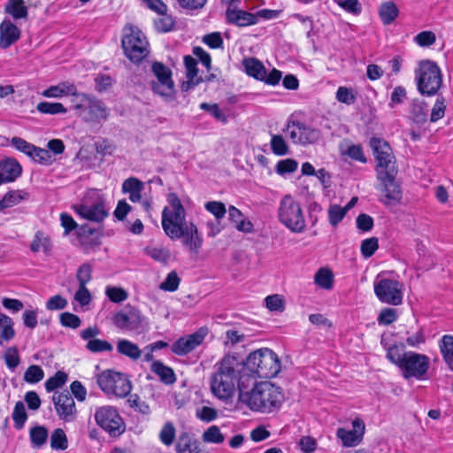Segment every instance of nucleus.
I'll return each mask as SVG.
<instances>
[{
	"label": "nucleus",
	"instance_id": "f257e3e1",
	"mask_svg": "<svg viewBox=\"0 0 453 453\" xmlns=\"http://www.w3.org/2000/svg\"><path fill=\"white\" fill-rule=\"evenodd\" d=\"M239 401L252 411L271 413L280 409L284 395L279 387L242 372L238 381Z\"/></svg>",
	"mask_w": 453,
	"mask_h": 453
},
{
	"label": "nucleus",
	"instance_id": "f03ea898",
	"mask_svg": "<svg viewBox=\"0 0 453 453\" xmlns=\"http://www.w3.org/2000/svg\"><path fill=\"white\" fill-rule=\"evenodd\" d=\"M238 361L234 357L226 356L214 366L211 375L210 387L212 395L219 400L228 402L235 392V383L240 374L237 371Z\"/></svg>",
	"mask_w": 453,
	"mask_h": 453
},
{
	"label": "nucleus",
	"instance_id": "7ed1b4c3",
	"mask_svg": "<svg viewBox=\"0 0 453 453\" xmlns=\"http://www.w3.org/2000/svg\"><path fill=\"white\" fill-rule=\"evenodd\" d=\"M281 365L278 355L272 349L265 348L251 352L246 358L242 372L246 370L260 378H273L280 371Z\"/></svg>",
	"mask_w": 453,
	"mask_h": 453
},
{
	"label": "nucleus",
	"instance_id": "20e7f679",
	"mask_svg": "<svg viewBox=\"0 0 453 453\" xmlns=\"http://www.w3.org/2000/svg\"><path fill=\"white\" fill-rule=\"evenodd\" d=\"M415 81L417 89L422 96H435L442 85L441 71L436 63L422 60L415 70Z\"/></svg>",
	"mask_w": 453,
	"mask_h": 453
},
{
	"label": "nucleus",
	"instance_id": "39448f33",
	"mask_svg": "<svg viewBox=\"0 0 453 453\" xmlns=\"http://www.w3.org/2000/svg\"><path fill=\"white\" fill-rule=\"evenodd\" d=\"M278 219L292 233L301 234L306 228L301 204L290 195H286L280 199L278 208Z\"/></svg>",
	"mask_w": 453,
	"mask_h": 453
},
{
	"label": "nucleus",
	"instance_id": "423d86ee",
	"mask_svg": "<svg viewBox=\"0 0 453 453\" xmlns=\"http://www.w3.org/2000/svg\"><path fill=\"white\" fill-rule=\"evenodd\" d=\"M167 205L162 211V228L166 235L189 223L186 210L175 193L167 195Z\"/></svg>",
	"mask_w": 453,
	"mask_h": 453
},
{
	"label": "nucleus",
	"instance_id": "0eeeda50",
	"mask_svg": "<svg viewBox=\"0 0 453 453\" xmlns=\"http://www.w3.org/2000/svg\"><path fill=\"white\" fill-rule=\"evenodd\" d=\"M122 47L125 55L134 63L141 62L149 54V42L145 35L134 27H125Z\"/></svg>",
	"mask_w": 453,
	"mask_h": 453
},
{
	"label": "nucleus",
	"instance_id": "6e6552de",
	"mask_svg": "<svg viewBox=\"0 0 453 453\" xmlns=\"http://www.w3.org/2000/svg\"><path fill=\"white\" fill-rule=\"evenodd\" d=\"M97 384L107 395L126 397L132 390V385L127 376L112 371L103 372L97 377Z\"/></svg>",
	"mask_w": 453,
	"mask_h": 453
},
{
	"label": "nucleus",
	"instance_id": "1a4fd4ad",
	"mask_svg": "<svg viewBox=\"0 0 453 453\" xmlns=\"http://www.w3.org/2000/svg\"><path fill=\"white\" fill-rule=\"evenodd\" d=\"M96 424L111 436H119L126 430V425L118 410L111 405L97 408L95 412Z\"/></svg>",
	"mask_w": 453,
	"mask_h": 453
},
{
	"label": "nucleus",
	"instance_id": "9d476101",
	"mask_svg": "<svg viewBox=\"0 0 453 453\" xmlns=\"http://www.w3.org/2000/svg\"><path fill=\"white\" fill-rule=\"evenodd\" d=\"M370 146L377 161L378 176L381 173H388L389 176L397 174L395 157L389 144L382 139L373 137L370 140Z\"/></svg>",
	"mask_w": 453,
	"mask_h": 453
},
{
	"label": "nucleus",
	"instance_id": "9b49d317",
	"mask_svg": "<svg viewBox=\"0 0 453 453\" xmlns=\"http://www.w3.org/2000/svg\"><path fill=\"white\" fill-rule=\"evenodd\" d=\"M429 367L430 358L426 355L407 351L400 370L404 379L423 380L426 378Z\"/></svg>",
	"mask_w": 453,
	"mask_h": 453
},
{
	"label": "nucleus",
	"instance_id": "f8f14e48",
	"mask_svg": "<svg viewBox=\"0 0 453 453\" xmlns=\"http://www.w3.org/2000/svg\"><path fill=\"white\" fill-rule=\"evenodd\" d=\"M403 285L392 279H380L374 282V293L384 303L399 305L403 302Z\"/></svg>",
	"mask_w": 453,
	"mask_h": 453
},
{
	"label": "nucleus",
	"instance_id": "ddd939ff",
	"mask_svg": "<svg viewBox=\"0 0 453 453\" xmlns=\"http://www.w3.org/2000/svg\"><path fill=\"white\" fill-rule=\"evenodd\" d=\"M77 101L75 108L83 111V119L86 121L96 122L101 119H107L109 110L100 100L91 97L85 93H80Z\"/></svg>",
	"mask_w": 453,
	"mask_h": 453
},
{
	"label": "nucleus",
	"instance_id": "4468645a",
	"mask_svg": "<svg viewBox=\"0 0 453 453\" xmlns=\"http://www.w3.org/2000/svg\"><path fill=\"white\" fill-rule=\"evenodd\" d=\"M172 240H182V244L193 253L197 254L203 245V237L199 233L197 226L192 221H189L184 226H181L167 235Z\"/></svg>",
	"mask_w": 453,
	"mask_h": 453
},
{
	"label": "nucleus",
	"instance_id": "2eb2a0df",
	"mask_svg": "<svg viewBox=\"0 0 453 453\" xmlns=\"http://www.w3.org/2000/svg\"><path fill=\"white\" fill-rule=\"evenodd\" d=\"M287 131L294 143L303 145L316 142L321 134L319 129L300 121H289Z\"/></svg>",
	"mask_w": 453,
	"mask_h": 453
},
{
	"label": "nucleus",
	"instance_id": "dca6fc26",
	"mask_svg": "<svg viewBox=\"0 0 453 453\" xmlns=\"http://www.w3.org/2000/svg\"><path fill=\"white\" fill-rule=\"evenodd\" d=\"M73 209L81 218L92 222L100 223L108 216L104 201L99 196L91 203L87 198L82 203L74 205Z\"/></svg>",
	"mask_w": 453,
	"mask_h": 453
},
{
	"label": "nucleus",
	"instance_id": "f3484780",
	"mask_svg": "<svg viewBox=\"0 0 453 453\" xmlns=\"http://www.w3.org/2000/svg\"><path fill=\"white\" fill-rule=\"evenodd\" d=\"M52 403L59 419L65 423L76 420L78 411L75 402L68 392L55 393L52 396Z\"/></svg>",
	"mask_w": 453,
	"mask_h": 453
},
{
	"label": "nucleus",
	"instance_id": "a211bd4d",
	"mask_svg": "<svg viewBox=\"0 0 453 453\" xmlns=\"http://www.w3.org/2000/svg\"><path fill=\"white\" fill-rule=\"evenodd\" d=\"M152 72L157 81L151 82V87L157 94L169 97L173 92V81L171 77V70L159 62L152 65Z\"/></svg>",
	"mask_w": 453,
	"mask_h": 453
},
{
	"label": "nucleus",
	"instance_id": "6ab92c4d",
	"mask_svg": "<svg viewBox=\"0 0 453 453\" xmlns=\"http://www.w3.org/2000/svg\"><path fill=\"white\" fill-rule=\"evenodd\" d=\"M144 320L141 311L134 308H128L115 314L113 318L114 325L123 330H138Z\"/></svg>",
	"mask_w": 453,
	"mask_h": 453
},
{
	"label": "nucleus",
	"instance_id": "aec40b11",
	"mask_svg": "<svg viewBox=\"0 0 453 453\" xmlns=\"http://www.w3.org/2000/svg\"><path fill=\"white\" fill-rule=\"evenodd\" d=\"M206 328H200L194 334L181 337L172 345V351L178 356H184L199 346L207 334Z\"/></svg>",
	"mask_w": 453,
	"mask_h": 453
},
{
	"label": "nucleus",
	"instance_id": "412c9836",
	"mask_svg": "<svg viewBox=\"0 0 453 453\" xmlns=\"http://www.w3.org/2000/svg\"><path fill=\"white\" fill-rule=\"evenodd\" d=\"M396 174L389 176L388 173H380L378 176L379 180L382 183L381 191L385 194L381 201L387 204H395L400 202L402 198V191L399 185L395 181Z\"/></svg>",
	"mask_w": 453,
	"mask_h": 453
},
{
	"label": "nucleus",
	"instance_id": "4be33fe9",
	"mask_svg": "<svg viewBox=\"0 0 453 453\" xmlns=\"http://www.w3.org/2000/svg\"><path fill=\"white\" fill-rule=\"evenodd\" d=\"M353 430H346L344 428L337 429V437L342 441L344 447H355L362 440L365 433V423L362 419L357 418L352 421Z\"/></svg>",
	"mask_w": 453,
	"mask_h": 453
},
{
	"label": "nucleus",
	"instance_id": "5701e85b",
	"mask_svg": "<svg viewBox=\"0 0 453 453\" xmlns=\"http://www.w3.org/2000/svg\"><path fill=\"white\" fill-rule=\"evenodd\" d=\"M226 21L238 27H246L257 23V17L248 12L228 5L226 11Z\"/></svg>",
	"mask_w": 453,
	"mask_h": 453
},
{
	"label": "nucleus",
	"instance_id": "b1692460",
	"mask_svg": "<svg viewBox=\"0 0 453 453\" xmlns=\"http://www.w3.org/2000/svg\"><path fill=\"white\" fill-rule=\"evenodd\" d=\"M79 94L76 86L70 81H62L57 85L50 86L42 92V96L48 98L73 96L76 100L79 97Z\"/></svg>",
	"mask_w": 453,
	"mask_h": 453
},
{
	"label": "nucleus",
	"instance_id": "393cba45",
	"mask_svg": "<svg viewBox=\"0 0 453 453\" xmlns=\"http://www.w3.org/2000/svg\"><path fill=\"white\" fill-rule=\"evenodd\" d=\"M20 37V30L10 19H5L0 25V48L7 49Z\"/></svg>",
	"mask_w": 453,
	"mask_h": 453
},
{
	"label": "nucleus",
	"instance_id": "a878e982",
	"mask_svg": "<svg viewBox=\"0 0 453 453\" xmlns=\"http://www.w3.org/2000/svg\"><path fill=\"white\" fill-rule=\"evenodd\" d=\"M21 165L12 158L0 160V185L12 182L21 174Z\"/></svg>",
	"mask_w": 453,
	"mask_h": 453
},
{
	"label": "nucleus",
	"instance_id": "bb28decb",
	"mask_svg": "<svg viewBox=\"0 0 453 453\" xmlns=\"http://www.w3.org/2000/svg\"><path fill=\"white\" fill-rule=\"evenodd\" d=\"M144 189V183L134 177H130L122 183V192L128 194L132 203L142 201V191Z\"/></svg>",
	"mask_w": 453,
	"mask_h": 453
},
{
	"label": "nucleus",
	"instance_id": "cd10ccee",
	"mask_svg": "<svg viewBox=\"0 0 453 453\" xmlns=\"http://www.w3.org/2000/svg\"><path fill=\"white\" fill-rule=\"evenodd\" d=\"M381 345L383 346L384 349L386 350V357L395 365H396L399 369L402 366V364L403 363V360L405 358V354L407 351L404 350L405 345L404 344H388L385 340L381 339Z\"/></svg>",
	"mask_w": 453,
	"mask_h": 453
},
{
	"label": "nucleus",
	"instance_id": "c85d7f7f",
	"mask_svg": "<svg viewBox=\"0 0 453 453\" xmlns=\"http://www.w3.org/2000/svg\"><path fill=\"white\" fill-rule=\"evenodd\" d=\"M150 369L159 377L160 380L166 385L173 384L176 381L173 370L165 365L161 361H154Z\"/></svg>",
	"mask_w": 453,
	"mask_h": 453
},
{
	"label": "nucleus",
	"instance_id": "c756f323",
	"mask_svg": "<svg viewBox=\"0 0 453 453\" xmlns=\"http://www.w3.org/2000/svg\"><path fill=\"white\" fill-rule=\"evenodd\" d=\"M175 449L177 453H200L197 442L185 432L180 434Z\"/></svg>",
	"mask_w": 453,
	"mask_h": 453
},
{
	"label": "nucleus",
	"instance_id": "7c9ffc66",
	"mask_svg": "<svg viewBox=\"0 0 453 453\" xmlns=\"http://www.w3.org/2000/svg\"><path fill=\"white\" fill-rule=\"evenodd\" d=\"M439 349L444 362L453 371V335H443L439 342Z\"/></svg>",
	"mask_w": 453,
	"mask_h": 453
},
{
	"label": "nucleus",
	"instance_id": "2f4dec72",
	"mask_svg": "<svg viewBox=\"0 0 453 453\" xmlns=\"http://www.w3.org/2000/svg\"><path fill=\"white\" fill-rule=\"evenodd\" d=\"M117 350L119 354L126 356L132 360H137L142 356V350L138 345L126 339H120L118 341Z\"/></svg>",
	"mask_w": 453,
	"mask_h": 453
},
{
	"label": "nucleus",
	"instance_id": "473e14b6",
	"mask_svg": "<svg viewBox=\"0 0 453 453\" xmlns=\"http://www.w3.org/2000/svg\"><path fill=\"white\" fill-rule=\"evenodd\" d=\"M4 12L14 19H26L28 14L23 0H9L4 6Z\"/></svg>",
	"mask_w": 453,
	"mask_h": 453
},
{
	"label": "nucleus",
	"instance_id": "72a5a7b5",
	"mask_svg": "<svg viewBox=\"0 0 453 453\" xmlns=\"http://www.w3.org/2000/svg\"><path fill=\"white\" fill-rule=\"evenodd\" d=\"M246 73L257 80H263L266 77V70L263 64L256 58H248L243 61Z\"/></svg>",
	"mask_w": 453,
	"mask_h": 453
},
{
	"label": "nucleus",
	"instance_id": "f704fd0d",
	"mask_svg": "<svg viewBox=\"0 0 453 453\" xmlns=\"http://www.w3.org/2000/svg\"><path fill=\"white\" fill-rule=\"evenodd\" d=\"M380 17L384 25L391 24L399 14L396 4L393 2H385L380 6Z\"/></svg>",
	"mask_w": 453,
	"mask_h": 453
},
{
	"label": "nucleus",
	"instance_id": "c9c22d12",
	"mask_svg": "<svg viewBox=\"0 0 453 453\" xmlns=\"http://www.w3.org/2000/svg\"><path fill=\"white\" fill-rule=\"evenodd\" d=\"M32 446L40 449L47 442L49 433L43 426L32 427L29 432Z\"/></svg>",
	"mask_w": 453,
	"mask_h": 453
},
{
	"label": "nucleus",
	"instance_id": "e433bc0d",
	"mask_svg": "<svg viewBox=\"0 0 453 453\" xmlns=\"http://www.w3.org/2000/svg\"><path fill=\"white\" fill-rule=\"evenodd\" d=\"M15 335L13 329V321L7 315L0 312V339L2 341H10Z\"/></svg>",
	"mask_w": 453,
	"mask_h": 453
},
{
	"label": "nucleus",
	"instance_id": "4c0bfd02",
	"mask_svg": "<svg viewBox=\"0 0 453 453\" xmlns=\"http://www.w3.org/2000/svg\"><path fill=\"white\" fill-rule=\"evenodd\" d=\"M36 110L42 114H65L67 109L61 103L41 102L36 105Z\"/></svg>",
	"mask_w": 453,
	"mask_h": 453
},
{
	"label": "nucleus",
	"instance_id": "58836bf2",
	"mask_svg": "<svg viewBox=\"0 0 453 453\" xmlns=\"http://www.w3.org/2000/svg\"><path fill=\"white\" fill-rule=\"evenodd\" d=\"M50 447L55 450H65L68 447V440L65 431L55 429L50 435Z\"/></svg>",
	"mask_w": 453,
	"mask_h": 453
},
{
	"label": "nucleus",
	"instance_id": "ea45409f",
	"mask_svg": "<svg viewBox=\"0 0 453 453\" xmlns=\"http://www.w3.org/2000/svg\"><path fill=\"white\" fill-rule=\"evenodd\" d=\"M160 441L166 447L173 445L176 437V429L174 425L168 421L161 428L158 434Z\"/></svg>",
	"mask_w": 453,
	"mask_h": 453
},
{
	"label": "nucleus",
	"instance_id": "a19ab883",
	"mask_svg": "<svg viewBox=\"0 0 453 453\" xmlns=\"http://www.w3.org/2000/svg\"><path fill=\"white\" fill-rule=\"evenodd\" d=\"M27 197V194L21 190H12L7 192L1 200L4 208L6 209L19 203Z\"/></svg>",
	"mask_w": 453,
	"mask_h": 453
},
{
	"label": "nucleus",
	"instance_id": "79ce46f5",
	"mask_svg": "<svg viewBox=\"0 0 453 453\" xmlns=\"http://www.w3.org/2000/svg\"><path fill=\"white\" fill-rule=\"evenodd\" d=\"M12 417L14 421V426L17 429L23 428L27 418L25 404L23 402L19 401L16 403Z\"/></svg>",
	"mask_w": 453,
	"mask_h": 453
},
{
	"label": "nucleus",
	"instance_id": "37998d69",
	"mask_svg": "<svg viewBox=\"0 0 453 453\" xmlns=\"http://www.w3.org/2000/svg\"><path fill=\"white\" fill-rule=\"evenodd\" d=\"M411 112L416 123L423 124L426 121L427 114L425 103L419 100H413Z\"/></svg>",
	"mask_w": 453,
	"mask_h": 453
},
{
	"label": "nucleus",
	"instance_id": "c03bdc74",
	"mask_svg": "<svg viewBox=\"0 0 453 453\" xmlns=\"http://www.w3.org/2000/svg\"><path fill=\"white\" fill-rule=\"evenodd\" d=\"M315 283L325 289H330L333 287V273L329 269L321 268L315 274Z\"/></svg>",
	"mask_w": 453,
	"mask_h": 453
},
{
	"label": "nucleus",
	"instance_id": "a18cd8bd",
	"mask_svg": "<svg viewBox=\"0 0 453 453\" xmlns=\"http://www.w3.org/2000/svg\"><path fill=\"white\" fill-rule=\"evenodd\" d=\"M202 439L207 443L220 444L224 441L225 436L217 426H211L203 432Z\"/></svg>",
	"mask_w": 453,
	"mask_h": 453
},
{
	"label": "nucleus",
	"instance_id": "49530a36",
	"mask_svg": "<svg viewBox=\"0 0 453 453\" xmlns=\"http://www.w3.org/2000/svg\"><path fill=\"white\" fill-rule=\"evenodd\" d=\"M67 374L65 372L58 371L54 376L49 378L45 382V388L48 392H51L65 384Z\"/></svg>",
	"mask_w": 453,
	"mask_h": 453
},
{
	"label": "nucleus",
	"instance_id": "de8ad7c7",
	"mask_svg": "<svg viewBox=\"0 0 453 453\" xmlns=\"http://www.w3.org/2000/svg\"><path fill=\"white\" fill-rule=\"evenodd\" d=\"M327 212L328 220L332 226H336L347 214L346 210L338 204H331Z\"/></svg>",
	"mask_w": 453,
	"mask_h": 453
},
{
	"label": "nucleus",
	"instance_id": "09e8293b",
	"mask_svg": "<svg viewBox=\"0 0 453 453\" xmlns=\"http://www.w3.org/2000/svg\"><path fill=\"white\" fill-rule=\"evenodd\" d=\"M145 253L154 260L162 263H166L171 257L170 251L165 248L147 247Z\"/></svg>",
	"mask_w": 453,
	"mask_h": 453
},
{
	"label": "nucleus",
	"instance_id": "8fccbe9b",
	"mask_svg": "<svg viewBox=\"0 0 453 453\" xmlns=\"http://www.w3.org/2000/svg\"><path fill=\"white\" fill-rule=\"evenodd\" d=\"M86 348L93 353L111 352L113 349L112 345L109 342L97 338L89 340L86 344Z\"/></svg>",
	"mask_w": 453,
	"mask_h": 453
},
{
	"label": "nucleus",
	"instance_id": "3c124183",
	"mask_svg": "<svg viewBox=\"0 0 453 453\" xmlns=\"http://www.w3.org/2000/svg\"><path fill=\"white\" fill-rule=\"evenodd\" d=\"M204 208L207 211H209L215 217V219L218 220H221L226 213L225 204L222 202L219 201L207 202L204 204Z\"/></svg>",
	"mask_w": 453,
	"mask_h": 453
},
{
	"label": "nucleus",
	"instance_id": "603ef678",
	"mask_svg": "<svg viewBox=\"0 0 453 453\" xmlns=\"http://www.w3.org/2000/svg\"><path fill=\"white\" fill-rule=\"evenodd\" d=\"M160 15V17L154 20V25L157 31L160 33H167L171 31L174 26V20L173 17L167 15L166 12H165V14Z\"/></svg>",
	"mask_w": 453,
	"mask_h": 453
},
{
	"label": "nucleus",
	"instance_id": "864d4df0",
	"mask_svg": "<svg viewBox=\"0 0 453 453\" xmlns=\"http://www.w3.org/2000/svg\"><path fill=\"white\" fill-rule=\"evenodd\" d=\"M44 377L43 370L39 365H30L24 374L25 381L35 384L41 381Z\"/></svg>",
	"mask_w": 453,
	"mask_h": 453
},
{
	"label": "nucleus",
	"instance_id": "5fc2aeb1",
	"mask_svg": "<svg viewBox=\"0 0 453 453\" xmlns=\"http://www.w3.org/2000/svg\"><path fill=\"white\" fill-rule=\"evenodd\" d=\"M30 250L33 252L42 250L44 253L49 254L51 250V242L50 239L36 234L30 244Z\"/></svg>",
	"mask_w": 453,
	"mask_h": 453
},
{
	"label": "nucleus",
	"instance_id": "6e6d98bb",
	"mask_svg": "<svg viewBox=\"0 0 453 453\" xmlns=\"http://www.w3.org/2000/svg\"><path fill=\"white\" fill-rule=\"evenodd\" d=\"M341 152L342 155H347L350 158L365 163L366 158L363 153L362 147L360 145H348L345 149L342 146Z\"/></svg>",
	"mask_w": 453,
	"mask_h": 453
},
{
	"label": "nucleus",
	"instance_id": "4d7b16f0",
	"mask_svg": "<svg viewBox=\"0 0 453 453\" xmlns=\"http://www.w3.org/2000/svg\"><path fill=\"white\" fill-rule=\"evenodd\" d=\"M271 149L275 155L284 156L288 152V147L281 135L273 134L271 139Z\"/></svg>",
	"mask_w": 453,
	"mask_h": 453
},
{
	"label": "nucleus",
	"instance_id": "13d9d810",
	"mask_svg": "<svg viewBox=\"0 0 453 453\" xmlns=\"http://www.w3.org/2000/svg\"><path fill=\"white\" fill-rule=\"evenodd\" d=\"M445 110L446 104L444 97L438 96L431 111L430 121L436 122L439 119H442L445 114Z\"/></svg>",
	"mask_w": 453,
	"mask_h": 453
},
{
	"label": "nucleus",
	"instance_id": "bf43d9fd",
	"mask_svg": "<svg viewBox=\"0 0 453 453\" xmlns=\"http://www.w3.org/2000/svg\"><path fill=\"white\" fill-rule=\"evenodd\" d=\"M200 108L203 111H208L217 120L222 122L223 124H226L227 122V117L221 111V109L217 104L202 103L200 104Z\"/></svg>",
	"mask_w": 453,
	"mask_h": 453
},
{
	"label": "nucleus",
	"instance_id": "052dcab7",
	"mask_svg": "<svg viewBox=\"0 0 453 453\" xmlns=\"http://www.w3.org/2000/svg\"><path fill=\"white\" fill-rule=\"evenodd\" d=\"M379 248V242L376 237H371L362 242L360 250L363 257H370Z\"/></svg>",
	"mask_w": 453,
	"mask_h": 453
},
{
	"label": "nucleus",
	"instance_id": "680f3d73",
	"mask_svg": "<svg viewBox=\"0 0 453 453\" xmlns=\"http://www.w3.org/2000/svg\"><path fill=\"white\" fill-rule=\"evenodd\" d=\"M180 281V280L177 273L175 271H172L168 273L165 280L160 284L159 288L165 291L173 292L178 288Z\"/></svg>",
	"mask_w": 453,
	"mask_h": 453
},
{
	"label": "nucleus",
	"instance_id": "e2e57ef3",
	"mask_svg": "<svg viewBox=\"0 0 453 453\" xmlns=\"http://www.w3.org/2000/svg\"><path fill=\"white\" fill-rule=\"evenodd\" d=\"M29 157L40 164L47 165L51 162V155L49 150L41 149L34 145Z\"/></svg>",
	"mask_w": 453,
	"mask_h": 453
},
{
	"label": "nucleus",
	"instance_id": "0e129e2a",
	"mask_svg": "<svg viewBox=\"0 0 453 453\" xmlns=\"http://www.w3.org/2000/svg\"><path fill=\"white\" fill-rule=\"evenodd\" d=\"M105 294L113 303H121L125 301L128 296L126 290L118 287H107Z\"/></svg>",
	"mask_w": 453,
	"mask_h": 453
},
{
	"label": "nucleus",
	"instance_id": "69168bd1",
	"mask_svg": "<svg viewBox=\"0 0 453 453\" xmlns=\"http://www.w3.org/2000/svg\"><path fill=\"white\" fill-rule=\"evenodd\" d=\"M336 99L342 104L350 105L355 103L356 96L351 88L340 87L336 92Z\"/></svg>",
	"mask_w": 453,
	"mask_h": 453
},
{
	"label": "nucleus",
	"instance_id": "338daca9",
	"mask_svg": "<svg viewBox=\"0 0 453 453\" xmlns=\"http://www.w3.org/2000/svg\"><path fill=\"white\" fill-rule=\"evenodd\" d=\"M196 416L202 421L211 422L218 418V411L212 407L203 406L196 410Z\"/></svg>",
	"mask_w": 453,
	"mask_h": 453
},
{
	"label": "nucleus",
	"instance_id": "774afa93",
	"mask_svg": "<svg viewBox=\"0 0 453 453\" xmlns=\"http://www.w3.org/2000/svg\"><path fill=\"white\" fill-rule=\"evenodd\" d=\"M92 267L89 264L81 265L78 270L76 278L79 282V286H86L92 278Z\"/></svg>",
	"mask_w": 453,
	"mask_h": 453
}]
</instances>
